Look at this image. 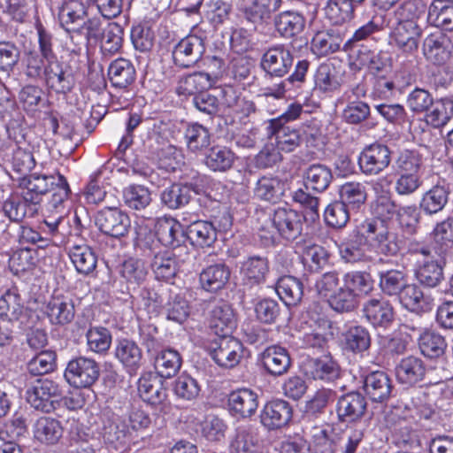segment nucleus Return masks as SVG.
<instances>
[{
    "label": "nucleus",
    "mask_w": 453,
    "mask_h": 453,
    "mask_svg": "<svg viewBox=\"0 0 453 453\" xmlns=\"http://www.w3.org/2000/svg\"><path fill=\"white\" fill-rule=\"evenodd\" d=\"M346 100L348 104L342 114V119L346 123L357 125L368 119L371 115V110L367 103L350 99L349 93L346 94Z\"/></svg>",
    "instance_id": "63"
},
{
    "label": "nucleus",
    "mask_w": 453,
    "mask_h": 453,
    "mask_svg": "<svg viewBox=\"0 0 453 453\" xmlns=\"http://www.w3.org/2000/svg\"><path fill=\"white\" fill-rule=\"evenodd\" d=\"M151 269L157 280L165 281L173 280L180 270L176 254L170 251L155 254L151 262Z\"/></svg>",
    "instance_id": "41"
},
{
    "label": "nucleus",
    "mask_w": 453,
    "mask_h": 453,
    "mask_svg": "<svg viewBox=\"0 0 453 453\" xmlns=\"http://www.w3.org/2000/svg\"><path fill=\"white\" fill-rule=\"evenodd\" d=\"M235 161L234 153L226 146L216 145L209 149L203 158L204 165L213 172L230 170Z\"/></svg>",
    "instance_id": "39"
},
{
    "label": "nucleus",
    "mask_w": 453,
    "mask_h": 453,
    "mask_svg": "<svg viewBox=\"0 0 453 453\" xmlns=\"http://www.w3.org/2000/svg\"><path fill=\"white\" fill-rule=\"evenodd\" d=\"M273 24L282 38L294 39L305 30L306 18L299 12L284 11L274 16Z\"/></svg>",
    "instance_id": "25"
},
{
    "label": "nucleus",
    "mask_w": 453,
    "mask_h": 453,
    "mask_svg": "<svg viewBox=\"0 0 453 453\" xmlns=\"http://www.w3.org/2000/svg\"><path fill=\"white\" fill-rule=\"evenodd\" d=\"M185 139L188 149L191 152L197 153L208 148L211 143V134L205 127L194 123L186 128Z\"/></svg>",
    "instance_id": "60"
},
{
    "label": "nucleus",
    "mask_w": 453,
    "mask_h": 453,
    "mask_svg": "<svg viewBox=\"0 0 453 453\" xmlns=\"http://www.w3.org/2000/svg\"><path fill=\"white\" fill-rule=\"evenodd\" d=\"M293 410L288 402L282 399L270 401L260 413V422L268 430L280 429L291 420Z\"/></svg>",
    "instance_id": "16"
},
{
    "label": "nucleus",
    "mask_w": 453,
    "mask_h": 453,
    "mask_svg": "<svg viewBox=\"0 0 453 453\" xmlns=\"http://www.w3.org/2000/svg\"><path fill=\"white\" fill-rule=\"evenodd\" d=\"M24 306L16 288L8 289L0 296V317L8 321H17L23 314Z\"/></svg>",
    "instance_id": "56"
},
{
    "label": "nucleus",
    "mask_w": 453,
    "mask_h": 453,
    "mask_svg": "<svg viewBox=\"0 0 453 453\" xmlns=\"http://www.w3.org/2000/svg\"><path fill=\"white\" fill-rule=\"evenodd\" d=\"M187 233L182 225L173 218L159 219L156 224L157 240L173 250L180 248L187 241Z\"/></svg>",
    "instance_id": "22"
},
{
    "label": "nucleus",
    "mask_w": 453,
    "mask_h": 453,
    "mask_svg": "<svg viewBox=\"0 0 453 453\" xmlns=\"http://www.w3.org/2000/svg\"><path fill=\"white\" fill-rule=\"evenodd\" d=\"M342 39L333 29L316 33L311 40V50L319 57H324L339 50Z\"/></svg>",
    "instance_id": "51"
},
{
    "label": "nucleus",
    "mask_w": 453,
    "mask_h": 453,
    "mask_svg": "<svg viewBox=\"0 0 453 453\" xmlns=\"http://www.w3.org/2000/svg\"><path fill=\"white\" fill-rule=\"evenodd\" d=\"M402 305L409 311L419 313L432 310L433 303L429 296H426L420 288L416 284H408L398 295Z\"/></svg>",
    "instance_id": "32"
},
{
    "label": "nucleus",
    "mask_w": 453,
    "mask_h": 453,
    "mask_svg": "<svg viewBox=\"0 0 453 453\" xmlns=\"http://www.w3.org/2000/svg\"><path fill=\"white\" fill-rule=\"evenodd\" d=\"M66 199V192L64 189H60L47 204L48 214L45 215L43 223L52 235L65 234L66 212L64 203Z\"/></svg>",
    "instance_id": "24"
},
{
    "label": "nucleus",
    "mask_w": 453,
    "mask_h": 453,
    "mask_svg": "<svg viewBox=\"0 0 453 453\" xmlns=\"http://www.w3.org/2000/svg\"><path fill=\"white\" fill-rule=\"evenodd\" d=\"M294 62V56L285 44L269 47L261 58V68L266 75L282 78L287 75Z\"/></svg>",
    "instance_id": "6"
},
{
    "label": "nucleus",
    "mask_w": 453,
    "mask_h": 453,
    "mask_svg": "<svg viewBox=\"0 0 453 453\" xmlns=\"http://www.w3.org/2000/svg\"><path fill=\"white\" fill-rule=\"evenodd\" d=\"M306 188L317 192L326 190L333 180V173L329 167L321 164L310 165L304 172Z\"/></svg>",
    "instance_id": "53"
},
{
    "label": "nucleus",
    "mask_w": 453,
    "mask_h": 453,
    "mask_svg": "<svg viewBox=\"0 0 453 453\" xmlns=\"http://www.w3.org/2000/svg\"><path fill=\"white\" fill-rule=\"evenodd\" d=\"M205 51L203 40L195 35L181 39L173 50V59L176 65L182 68L194 66Z\"/></svg>",
    "instance_id": "13"
},
{
    "label": "nucleus",
    "mask_w": 453,
    "mask_h": 453,
    "mask_svg": "<svg viewBox=\"0 0 453 453\" xmlns=\"http://www.w3.org/2000/svg\"><path fill=\"white\" fill-rule=\"evenodd\" d=\"M341 201L351 211H359L367 200V189L364 183L357 181L346 182L339 190Z\"/></svg>",
    "instance_id": "47"
},
{
    "label": "nucleus",
    "mask_w": 453,
    "mask_h": 453,
    "mask_svg": "<svg viewBox=\"0 0 453 453\" xmlns=\"http://www.w3.org/2000/svg\"><path fill=\"white\" fill-rule=\"evenodd\" d=\"M192 191L198 193L190 184L174 183L163 190L161 201L169 209L176 210L189 203Z\"/></svg>",
    "instance_id": "46"
},
{
    "label": "nucleus",
    "mask_w": 453,
    "mask_h": 453,
    "mask_svg": "<svg viewBox=\"0 0 453 453\" xmlns=\"http://www.w3.org/2000/svg\"><path fill=\"white\" fill-rule=\"evenodd\" d=\"M305 373L314 380L332 382L340 378L341 366L331 355H324L309 360Z\"/></svg>",
    "instance_id": "23"
},
{
    "label": "nucleus",
    "mask_w": 453,
    "mask_h": 453,
    "mask_svg": "<svg viewBox=\"0 0 453 453\" xmlns=\"http://www.w3.org/2000/svg\"><path fill=\"white\" fill-rule=\"evenodd\" d=\"M138 392L144 402L152 405L164 403L167 398L166 389L157 375L147 373L138 380Z\"/></svg>",
    "instance_id": "31"
},
{
    "label": "nucleus",
    "mask_w": 453,
    "mask_h": 453,
    "mask_svg": "<svg viewBox=\"0 0 453 453\" xmlns=\"http://www.w3.org/2000/svg\"><path fill=\"white\" fill-rule=\"evenodd\" d=\"M242 344L230 335L219 336L210 347V355L214 362L224 368L237 365L242 357Z\"/></svg>",
    "instance_id": "8"
},
{
    "label": "nucleus",
    "mask_w": 453,
    "mask_h": 453,
    "mask_svg": "<svg viewBox=\"0 0 453 453\" xmlns=\"http://www.w3.org/2000/svg\"><path fill=\"white\" fill-rule=\"evenodd\" d=\"M87 8L81 0H66L58 12V19L61 27L69 34H72L79 24L86 18Z\"/></svg>",
    "instance_id": "34"
},
{
    "label": "nucleus",
    "mask_w": 453,
    "mask_h": 453,
    "mask_svg": "<svg viewBox=\"0 0 453 453\" xmlns=\"http://www.w3.org/2000/svg\"><path fill=\"white\" fill-rule=\"evenodd\" d=\"M98 229L106 235L120 238L127 234L131 221L127 214L114 207L99 211L95 219Z\"/></svg>",
    "instance_id": "10"
},
{
    "label": "nucleus",
    "mask_w": 453,
    "mask_h": 453,
    "mask_svg": "<svg viewBox=\"0 0 453 453\" xmlns=\"http://www.w3.org/2000/svg\"><path fill=\"white\" fill-rule=\"evenodd\" d=\"M63 435V427L55 418L42 417L34 425V436L42 443L56 444Z\"/></svg>",
    "instance_id": "45"
},
{
    "label": "nucleus",
    "mask_w": 453,
    "mask_h": 453,
    "mask_svg": "<svg viewBox=\"0 0 453 453\" xmlns=\"http://www.w3.org/2000/svg\"><path fill=\"white\" fill-rule=\"evenodd\" d=\"M264 369L273 377L286 374L291 367L292 361L288 351L279 345H271L260 354Z\"/></svg>",
    "instance_id": "20"
},
{
    "label": "nucleus",
    "mask_w": 453,
    "mask_h": 453,
    "mask_svg": "<svg viewBox=\"0 0 453 453\" xmlns=\"http://www.w3.org/2000/svg\"><path fill=\"white\" fill-rule=\"evenodd\" d=\"M265 134L268 138L274 136L277 149L284 152L294 151L302 142L299 129L289 125H283L280 120L267 121Z\"/></svg>",
    "instance_id": "17"
},
{
    "label": "nucleus",
    "mask_w": 453,
    "mask_h": 453,
    "mask_svg": "<svg viewBox=\"0 0 453 453\" xmlns=\"http://www.w3.org/2000/svg\"><path fill=\"white\" fill-rule=\"evenodd\" d=\"M330 254L319 244H308L303 250V262L311 272H319L328 265Z\"/></svg>",
    "instance_id": "61"
},
{
    "label": "nucleus",
    "mask_w": 453,
    "mask_h": 453,
    "mask_svg": "<svg viewBox=\"0 0 453 453\" xmlns=\"http://www.w3.org/2000/svg\"><path fill=\"white\" fill-rule=\"evenodd\" d=\"M115 357L129 372H134L141 365L142 353L134 341L122 339L117 343Z\"/></svg>",
    "instance_id": "43"
},
{
    "label": "nucleus",
    "mask_w": 453,
    "mask_h": 453,
    "mask_svg": "<svg viewBox=\"0 0 453 453\" xmlns=\"http://www.w3.org/2000/svg\"><path fill=\"white\" fill-rule=\"evenodd\" d=\"M130 435V428L126 419L119 417L108 420L103 428L104 439L110 444H124L129 439Z\"/></svg>",
    "instance_id": "59"
},
{
    "label": "nucleus",
    "mask_w": 453,
    "mask_h": 453,
    "mask_svg": "<svg viewBox=\"0 0 453 453\" xmlns=\"http://www.w3.org/2000/svg\"><path fill=\"white\" fill-rule=\"evenodd\" d=\"M276 292L286 305H296L303 296V285L296 277L283 276L276 284Z\"/></svg>",
    "instance_id": "48"
},
{
    "label": "nucleus",
    "mask_w": 453,
    "mask_h": 453,
    "mask_svg": "<svg viewBox=\"0 0 453 453\" xmlns=\"http://www.w3.org/2000/svg\"><path fill=\"white\" fill-rule=\"evenodd\" d=\"M45 312L52 324L65 325L73 319L74 305L68 296H54L48 302Z\"/></svg>",
    "instance_id": "33"
},
{
    "label": "nucleus",
    "mask_w": 453,
    "mask_h": 453,
    "mask_svg": "<svg viewBox=\"0 0 453 453\" xmlns=\"http://www.w3.org/2000/svg\"><path fill=\"white\" fill-rule=\"evenodd\" d=\"M453 117V100L442 98L433 102L425 116L427 125L434 128L444 127Z\"/></svg>",
    "instance_id": "54"
},
{
    "label": "nucleus",
    "mask_w": 453,
    "mask_h": 453,
    "mask_svg": "<svg viewBox=\"0 0 453 453\" xmlns=\"http://www.w3.org/2000/svg\"><path fill=\"white\" fill-rule=\"evenodd\" d=\"M433 235L435 253L440 257L448 255L453 246V217L437 223Z\"/></svg>",
    "instance_id": "52"
},
{
    "label": "nucleus",
    "mask_w": 453,
    "mask_h": 453,
    "mask_svg": "<svg viewBox=\"0 0 453 453\" xmlns=\"http://www.w3.org/2000/svg\"><path fill=\"white\" fill-rule=\"evenodd\" d=\"M365 232L368 230L365 220L357 226L349 238L339 246L342 259L347 263L365 262L370 259L364 250L365 246L369 248L370 237Z\"/></svg>",
    "instance_id": "11"
},
{
    "label": "nucleus",
    "mask_w": 453,
    "mask_h": 453,
    "mask_svg": "<svg viewBox=\"0 0 453 453\" xmlns=\"http://www.w3.org/2000/svg\"><path fill=\"white\" fill-rule=\"evenodd\" d=\"M282 0H241L240 10L244 18L255 26L267 22L273 12L278 11Z\"/></svg>",
    "instance_id": "19"
},
{
    "label": "nucleus",
    "mask_w": 453,
    "mask_h": 453,
    "mask_svg": "<svg viewBox=\"0 0 453 453\" xmlns=\"http://www.w3.org/2000/svg\"><path fill=\"white\" fill-rule=\"evenodd\" d=\"M453 44L449 35L441 29H434L423 39L422 52L434 65H443L451 57Z\"/></svg>",
    "instance_id": "9"
},
{
    "label": "nucleus",
    "mask_w": 453,
    "mask_h": 453,
    "mask_svg": "<svg viewBox=\"0 0 453 453\" xmlns=\"http://www.w3.org/2000/svg\"><path fill=\"white\" fill-rule=\"evenodd\" d=\"M43 75L47 87L57 94H69L76 85L73 69L66 63L49 61Z\"/></svg>",
    "instance_id": "7"
},
{
    "label": "nucleus",
    "mask_w": 453,
    "mask_h": 453,
    "mask_svg": "<svg viewBox=\"0 0 453 453\" xmlns=\"http://www.w3.org/2000/svg\"><path fill=\"white\" fill-rule=\"evenodd\" d=\"M391 152L388 146L373 143L365 147L359 155L358 165L365 175H377L388 167Z\"/></svg>",
    "instance_id": "12"
},
{
    "label": "nucleus",
    "mask_w": 453,
    "mask_h": 453,
    "mask_svg": "<svg viewBox=\"0 0 453 453\" xmlns=\"http://www.w3.org/2000/svg\"><path fill=\"white\" fill-rule=\"evenodd\" d=\"M187 240L198 247H210L217 240V230L211 222L197 220L189 225Z\"/></svg>",
    "instance_id": "49"
},
{
    "label": "nucleus",
    "mask_w": 453,
    "mask_h": 453,
    "mask_svg": "<svg viewBox=\"0 0 453 453\" xmlns=\"http://www.w3.org/2000/svg\"><path fill=\"white\" fill-rule=\"evenodd\" d=\"M364 389L372 402L382 403L391 395V380L384 372H371L364 380Z\"/></svg>",
    "instance_id": "30"
},
{
    "label": "nucleus",
    "mask_w": 453,
    "mask_h": 453,
    "mask_svg": "<svg viewBox=\"0 0 453 453\" xmlns=\"http://www.w3.org/2000/svg\"><path fill=\"white\" fill-rule=\"evenodd\" d=\"M99 374V365L94 359L80 357L68 362L64 376L71 386L87 388L98 380Z\"/></svg>",
    "instance_id": "5"
},
{
    "label": "nucleus",
    "mask_w": 453,
    "mask_h": 453,
    "mask_svg": "<svg viewBox=\"0 0 453 453\" xmlns=\"http://www.w3.org/2000/svg\"><path fill=\"white\" fill-rule=\"evenodd\" d=\"M153 364L157 376L169 379L176 375L180 369L182 358L176 349L165 348L155 357Z\"/></svg>",
    "instance_id": "40"
},
{
    "label": "nucleus",
    "mask_w": 453,
    "mask_h": 453,
    "mask_svg": "<svg viewBox=\"0 0 453 453\" xmlns=\"http://www.w3.org/2000/svg\"><path fill=\"white\" fill-rule=\"evenodd\" d=\"M236 326V318L232 306L219 303L211 311L210 327L219 336L229 335Z\"/></svg>",
    "instance_id": "28"
},
{
    "label": "nucleus",
    "mask_w": 453,
    "mask_h": 453,
    "mask_svg": "<svg viewBox=\"0 0 453 453\" xmlns=\"http://www.w3.org/2000/svg\"><path fill=\"white\" fill-rule=\"evenodd\" d=\"M365 222L371 250L386 257L396 256L402 250L404 239L394 227L385 225L383 220L366 219Z\"/></svg>",
    "instance_id": "2"
},
{
    "label": "nucleus",
    "mask_w": 453,
    "mask_h": 453,
    "mask_svg": "<svg viewBox=\"0 0 453 453\" xmlns=\"http://www.w3.org/2000/svg\"><path fill=\"white\" fill-rule=\"evenodd\" d=\"M397 173L421 174L423 170L422 156L415 151L404 150L401 151L395 162Z\"/></svg>",
    "instance_id": "62"
},
{
    "label": "nucleus",
    "mask_w": 453,
    "mask_h": 453,
    "mask_svg": "<svg viewBox=\"0 0 453 453\" xmlns=\"http://www.w3.org/2000/svg\"><path fill=\"white\" fill-rule=\"evenodd\" d=\"M269 272V261L265 257H250L242 265V280L245 286L252 287L263 284Z\"/></svg>",
    "instance_id": "29"
},
{
    "label": "nucleus",
    "mask_w": 453,
    "mask_h": 453,
    "mask_svg": "<svg viewBox=\"0 0 453 453\" xmlns=\"http://www.w3.org/2000/svg\"><path fill=\"white\" fill-rule=\"evenodd\" d=\"M303 217L296 211L279 207L268 215L266 225L260 228V237L273 242L276 235L288 241L297 239L303 232Z\"/></svg>",
    "instance_id": "1"
},
{
    "label": "nucleus",
    "mask_w": 453,
    "mask_h": 453,
    "mask_svg": "<svg viewBox=\"0 0 453 453\" xmlns=\"http://www.w3.org/2000/svg\"><path fill=\"white\" fill-rule=\"evenodd\" d=\"M406 282L407 276L402 271L389 270L380 273V288L387 296H398Z\"/></svg>",
    "instance_id": "64"
},
{
    "label": "nucleus",
    "mask_w": 453,
    "mask_h": 453,
    "mask_svg": "<svg viewBox=\"0 0 453 453\" xmlns=\"http://www.w3.org/2000/svg\"><path fill=\"white\" fill-rule=\"evenodd\" d=\"M426 372L425 362L420 357L412 355L402 358L395 366L397 380L407 386H413L422 381Z\"/></svg>",
    "instance_id": "26"
},
{
    "label": "nucleus",
    "mask_w": 453,
    "mask_h": 453,
    "mask_svg": "<svg viewBox=\"0 0 453 453\" xmlns=\"http://www.w3.org/2000/svg\"><path fill=\"white\" fill-rule=\"evenodd\" d=\"M57 367V355L52 350H41L27 363V371L31 376H42L52 372Z\"/></svg>",
    "instance_id": "58"
},
{
    "label": "nucleus",
    "mask_w": 453,
    "mask_h": 453,
    "mask_svg": "<svg viewBox=\"0 0 453 453\" xmlns=\"http://www.w3.org/2000/svg\"><path fill=\"white\" fill-rule=\"evenodd\" d=\"M69 257L79 273L88 275L96 267L97 257L94 250L86 244L71 247Z\"/></svg>",
    "instance_id": "50"
},
{
    "label": "nucleus",
    "mask_w": 453,
    "mask_h": 453,
    "mask_svg": "<svg viewBox=\"0 0 453 453\" xmlns=\"http://www.w3.org/2000/svg\"><path fill=\"white\" fill-rule=\"evenodd\" d=\"M450 188L445 181H440L425 192L419 203L420 210L432 216L441 211L449 202Z\"/></svg>",
    "instance_id": "27"
},
{
    "label": "nucleus",
    "mask_w": 453,
    "mask_h": 453,
    "mask_svg": "<svg viewBox=\"0 0 453 453\" xmlns=\"http://www.w3.org/2000/svg\"><path fill=\"white\" fill-rule=\"evenodd\" d=\"M421 28L417 23L397 22L390 33V43L402 53L413 56L418 49Z\"/></svg>",
    "instance_id": "14"
},
{
    "label": "nucleus",
    "mask_w": 453,
    "mask_h": 453,
    "mask_svg": "<svg viewBox=\"0 0 453 453\" xmlns=\"http://www.w3.org/2000/svg\"><path fill=\"white\" fill-rule=\"evenodd\" d=\"M283 183L275 177L263 176L256 183L254 195L257 198L275 203L283 196Z\"/></svg>",
    "instance_id": "55"
},
{
    "label": "nucleus",
    "mask_w": 453,
    "mask_h": 453,
    "mask_svg": "<svg viewBox=\"0 0 453 453\" xmlns=\"http://www.w3.org/2000/svg\"><path fill=\"white\" fill-rule=\"evenodd\" d=\"M446 347L444 337L434 331L425 330L419 334L418 348L425 357H439L444 354Z\"/></svg>",
    "instance_id": "57"
},
{
    "label": "nucleus",
    "mask_w": 453,
    "mask_h": 453,
    "mask_svg": "<svg viewBox=\"0 0 453 453\" xmlns=\"http://www.w3.org/2000/svg\"><path fill=\"white\" fill-rule=\"evenodd\" d=\"M20 186L26 189L23 192V197L30 203H37L40 197L48 192L51 193V198H54L55 194L58 190L64 189L66 192V198L70 193V188L66 179L61 175H42V174H30L22 179Z\"/></svg>",
    "instance_id": "3"
},
{
    "label": "nucleus",
    "mask_w": 453,
    "mask_h": 453,
    "mask_svg": "<svg viewBox=\"0 0 453 453\" xmlns=\"http://www.w3.org/2000/svg\"><path fill=\"white\" fill-rule=\"evenodd\" d=\"M260 441L255 431L250 427H240L231 439L229 453H258Z\"/></svg>",
    "instance_id": "42"
},
{
    "label": "nucleus",
    "mask_w": 453,
    "mask_h": 453,
    "mask_svg": "<svg viewBox=\"0 0 453 453\" xmlns=\"http://www.w3.org/2000/svg\"><path fill=\"white\" fill-rule=\"evenodd\" d=\"M363 316L374 327L388 328L394 322L395 311L392 304L383 299L370 298L364 303Z\"/></svg>",
    "instance_id": "18"
},
{
    "label": "nucleus",
    "mask_w": 453,
    "mask_h": 453,
    "mask_svg": "<svg viewBox=\"0 0 453 453\" xmlns=\"http://www.w3.org/2000/svg\"><path fill=\"white\" fill-rule=\"evenodd\" d=\"M135 68L131 61L118 58L108 68V76L111 85L119 88H127L135 80Z\"/></svg>",
    "instance_id": "37"
},
{
    "label": "nucleus",
    "mask_w": 453,
    "mask_h": 453,
    "mask_svg": "<svg viewBox=\"0 0 453 453\" xmlns=\"http://www.w3.org/2000/svg\"><path fill=\"white\" fill-rule=\"evenodd\" d=\"M366 409L365 397L360 392L351 391L339 397L335 411L340 422L353 423L364 417Z\"/></svg>",
    "instance_id": "15"
},
{
    "label": "nucleus",
    "mask_w": 453,
    "mask_h": 453,
    "mask_svg": "<svg viewBox=\"0 0 453 453\" xmlns=\"http://www.w3.org/2000/svg\"><path fill=\"white\" fill-rule=\"evenodd\" d=\"M427 20L435 29L453 30V2L434 0L428 8Z\"/></svg>",
    "instance_id": "38"
},
{
    "label": "nucleus",
    "mask_w": 453,
    "mask_h": 453,
    "mask_svg": "<svg viewBox=\"0 0 453 453\" xmlns=\"http://www.w3.org/2000/svg\"><path fill=\"white\" fill-rule=\"evenodd\" d=\"M314 90L331 94L341 88V81L336 67L332 63L320 64L313 75Z\"/></svg>",
    "instance_id": "35"
},
{
    "label": "nucleus",
    "mask_w": 453,
    "mask_h": 453,
    "mask_svg": "<svg viewBox=\"0 0 453 453\" xmlns=\"http://www.w3.org/2000/svg\"><path fill=\"white\" fill-rule=\"evenodd\" d=\"M342 342L345 350L363 354L371 347V335L365 326H354L342 334Z\"/></svg>",
    "instance_id": "44"
},
{
    "label": "nucleus",
    "mask_w": 453,
    "mask_h": 453,
    "mask_svg": "<svg viewBox=\"0 0 453 453\" xmlns=\"http://www.w3.org/2000/svg\"><path fill=\"white\" fill-rule=\"evenodd\" d=\"M227 404L233 416L241 418H250L258 407V395L250 388H239L228 395Z\"/></svg>",
    "instance_id": "21"
},
{
    "label": "nucleus",
    "mask_w": 453,
    "mask_h": 453,
    "mask_svg": "<svg viewBox=\"0 0 453 453\" xmlns=\"http://www.w3.org/2000/svg\"><path fill=\"white\" fill-rule=\"evenodd\" d=\"M230 274V269L226 265H212L203 269L200 273V284L206 291L216 292L226 286Z\"/></svg>",
    "instance_id": "36"
},
{
    "label": "nucleus",
    "mask_w": 453,
    "mask_h": 453,
    "mask_svg": "<svg viewBox=\"0 0 453 453\" xmlns=\"http://www.w3.org/2000/svg\"><path fill=\"white\" fill-rule=\"evenodd\" d=\"M27 403L37 411L50 413L59 405L62 390L54 380H36L26 392Z\"/></svg>",
    "instance_id": "4"
}]
</instances>
